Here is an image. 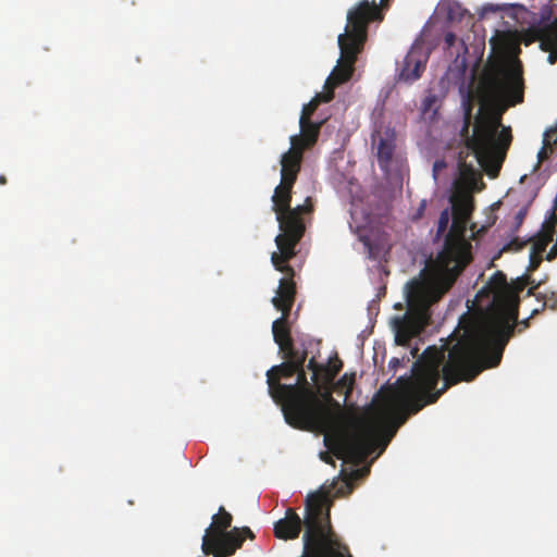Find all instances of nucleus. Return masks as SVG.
<instances>
[{
  "label": "nucleus",
  "instance_id": "35",
  "mask_svg": "<svg viewBox=\"0 0 557 557\" xmlns=\"http://www.w3.org/2000/svg\"><path fill=\"white\" fill-rule=\"evenodd\" d=\"M367 1L370 2L369 0H367ZM387 1L388 0H381L380 4H377L375 0H373L372 2H374L375 5L379 8L380 12L383 13L382 8L387 7ZM382 15L384 16V14H382Z\"/></svg>",
  "mask_w": 557,
  "mask_h": 557
},
{
  "label": "nucleus",
  "instance_id": "39",
  "mask_svg": "<svg viewBox=\"0 0 557 557\" xmlns=\"http://www.w3.org/2000/svg\"><path fill=\"white\" fill-rule=\"evenodd\" d=\"M243 530H244V532H245V533H248L250 537H252V536H253V535H252V533H251V531H250V529H248V528H244Z\"/></svg>",
  "mask_w": 557,
  "mask_h": 557
},
{
  "label": "nucleus",
  "instance_id": "5",
  "mask_svg": "<svg viewBox=\"0 0 557 557\" xmlns=\"http://www.w3.org/2000/svg\"><path fill=\"white\" fill-rule=\"evenodd\" d=\"M294 185H287L282 182L275 187L272 196V210L276 214L280 234L275 237L277 251L272 252V264L278 265L283 261L292 260L296 257V247L304 237L306 224L304 214H310L313 211V203L310 197H307L304 205L295 208L290 207L292 190Z\"/></svg>",
  "mask_w": 557,
  "mask_h": 557
},
{
  "label": "nucleus",
  "instance_id": "38",
  "mask_svg": "<svg viewBox=\"0 0 557 557\" xmlns=\"http://www.w3.org/2000/svg\"><path fill=\"white\" fill-rule=\"evenodd\" d=\"M0 184L1 185L7 184V177L4 175H0Z\"/></svg>",
  "mask_w": 557,
  "mask_h": 557
},
{
  "label": "nucleus",
  "instance_id": "25",
  "mask_svg": "<svg viewBox=\"0 0 557 557\" xmlns=\"http://www.w3.org/2000/svg\"><path fill=\"white\" fill-rule=\"evenodd\" d=\"M233 517L232 515L225 510L224 507H220L219 511L211 517V522H232Z\"/></svg>",
  "mask_w": 557,
  "mask_h": 557
},
{
  "label": "nucleus",
  "instance_id": "3",
  "mask_svg": "<svg viewBox=\"0 0 557 557\" xmlns=\"http://www.w3.org/2000/svg\"><path fill=\"white\" fill-rule=\"evenodd\" d=\"M481 87L492 107L480 114L469 135L471 106L468 104L460 136L479 164L490 173H497L512 141L510 126L502 123L504 112L523 101L524 82L519 60L498 61L483 75Z\"/></svg>",
  "mask_w": 557,
  "mask_h": 557
},
{
  "label": "nucleus",
  "instance_id": "32",
  "mask_svg": "<svg viewBox=\"0 0 557 557\" xmlns=\"http://www.w3.org/2000/svg\"><path fill=\"white\" fill-rule=\"evenodd\" d=\"M457 40V37L454 33L448 32L445 34L444 41L447 49H450Z\"/></svg>",
  "mask_w": 557,
  "mask_h": 557
},
{
  "label": "nucleus",
  "instance_id": "28",
  "mask_svg": "<svg viewBox=\"0 0 557 557\" xmlns=\"http://www.w3.org/2000/svg\"><path fill=\"white\" fill-rule=\"evenodd\" d=\"M542 260H543V257L533 255L530 252V262H529L528 271L533 272V271L537 270Z\"/></svg>",
  "mask_w": 557,
  "mask_h": 557
},
{
  "label": "nucleus",
  "instance_id": "1",
  "mask_svg": "<svg viewBox=\"0 0 557 557\" xmlns=\"http://www.w3.org/2000/svg\"><path fill=\"white\" fill-rule=\"evenodd\" d=\"M530 275L511 283L502 271L495 272L476 298H488L482 319L460 322L449 347H428L413 364L412 375L396 382L395 404L385 408L374 421L364 422L355 433L335 440V455L355 463L364 461L376 448L382 453L397 429L410 414L437 401L450 386L474 380L484 369L499 364L505 347L516 329L521 333L529 327V318L518 321L519 294L531 285L527 295H535L540 284Z\"/></svg>",
  "mask_w": 557,
  "mask_h": 557
},
{
  "label": "nucleus",
  "instance_id": "24",
  "mask_svg": "<svg viewBox=\"0 0 557 557\" xmlns=\"http://www.w3.org/2000/svg\"><path fill=\"white\" fill-rule=\"evenodd\" d=\"M508 47L510 45V34L506 32H497L496 36L491 39V45L495 47L497 45Z\"/></svg>",
  "mask_w": 557,
  "mask_h": 557
},
{
  "label": "nucleus",
  "instance_id": "6",
  "mask_svg": "<svg viewBox=\"0 0 557 557\" xmlns=\"http://www.w3.org/2000/svg\"><path fill=\"white\" fill-rule=\"evenodd\" d=\"M295 374L296 383L278 387L283 392L280 404L288 424L295 417L301 421H313L312 410H325L314 394L315 387L308 382L304 367Z\"/></svg>",
  "mask_w": 557,
  "mask_h": 557
},
{
  "label": "nucleus",
  "instance_id": "19",
  "mask_svg": "<svg viewBox=\"0 0 557 557\" xmlns=\"http://www.w3.org/2000/svg\"><path fill=\"white\" fill-rule=\"evenodd\" d=\"M280 350L284 352V358L286 359V362H295V363L299 362L300 369H301V367L305 366L308 352L306 349L302 351H298L294 347V342L290 343V346L288 348L284 347V348H281Z\"/></svg>",
  "mask_w": 557,
  "mask_h": 557
},
{
  "label": "nucleus",
  "instance_id": "7",
  "mask_svg": "<svg viewBox=\"0 0 557 557\" xmlns=\"http://www.w3.org/2000/svg\"><path fill=\"white\" fill-rule=\"evenodd\" d=\"M333 392L327 385L315 384L314 394L325 410H312L313 421H301L299 417H295L289 425L323 433L339 430L345 421V413L341 404L333 398Z\"/></svg>",
  "mask_w": 557,
  "mask_h": 557
},
{
  "label": "nucleus",
  "instance_id": "10",
  "mask_svg": "<svg viewBox=\"0 0 557 557\" xmlns=\"http://www.w3.org/2000/svg\"><path fill=\"white\" fill-rule=\"evenodd\" d=\"M289 261H283L277 267L273 264L275 270L285 274V277L280 280L276 296L272 298L273 306L284 315H289L296 295L295 270L288 264Z\"/></svg>",
  "mask_w": 557,
  "mask_h": 557
},
{
  "label": "nucleus",
  "instance_id": "23",
  "mask_svg": "<svg viewBox=\"0 0 557 557\" xmlns=\"http://www.w3.org/2000/svg\"><path fill=\"white\" fill-rule=\"evenodd\" d=\"M335 377L336 375L332 374V370H330V367H325L322 364L319 373V382H321L323 385H331L333 384Z\"/></svg>",
  "mask_w": 557,
  "mask_h": 557
},
{
  "label": "nucleus",
  "instance_id": "4",
  "mask_svg": "<svg viewBox=\"0 0 557 557\" xmlns=\"http://www.w3.org/2000/svg\"><path fill=\"white\" fill-rule=\"evenodd\" d=\"M383 21V15L374 2L361 0L347 12L345 33L338 36L341 58L325 81L324 91H332L350 79L358 54L363 50L371 22Z\"/></svg>",
  "mask_w": 557,
  "mask_h": 557
},
{
  "label": "nucleus",
  "instance_id": "21",
  "mask_svg": "<svg viewBox=\"0 0 557 557\" xmlns=\"http://www.w3.org/2000/svg\"><path fill=\"white\" fill-rule=\"evenodd\" d=\"M450 215L451 214L449 212V209H447V208L441 212L440 219L437 222V231H436V236H435L436 239L441 238L444 235V233L446 232L449 220H450Z\"/></svg>",
  "mask_w": 557,
  "mask_h": 557
},
{
  "label": "nucleus",
  "instance_id": "11",
  "mask_svg": "<svg viewBox=\"0 0 557 557\" xmlns=\"http://www.w3.org/2000/svg\"><path fill=\"white\" fill-rule=\"evenodd\" d=\"M429 55L422 46H413L404 58L399 70V81L412 83L419 79L425 70Z\"/></svg>",
  "mask_w": 557,
  "mask_h": 557
},
{
  "label": "nucleus",
  "instance_id": "22",
  "mask_svg": "<svg viewBox=\"0 0 557 557\" xmlns=\"http://www.w3.org/2000/svg\"><path fill=\"white\" fill-rule=\"evenodd\" d=\"M539 300H543L542 310L544 308H549L552 310H557V292H550L549 294H540L536 296Z\"/></svg>",
  "mask_w": 557,
  "mask_h": 557
},
{
  "label": "nucleus",
  "instance_id": "36",
  "mask_svg": "<svg viewBox=\"0 0 557 557\" xmlns=\"http://www.w3.org/2000/svg\"><path fill=\"white\" fill-rule=\"evenodd\" d=\"M525 212L523 210H520L516 215L517 224H521L524 219Z\"/></svg>",
  "mask_w": 557,
  "mask_h": 557
},
{
  "label": "nucleus",
  "instance_id": "9",
  "mask_svg": "<svg viewBox=\"0 0 557 557\" xmlns=\"http://www.w3.org/2000/svg\"><path fill=\"white\" fill-rule=\"evenodd\" d=\"M331 506L332 499L326 493H312L306 498V516L302 520L292 508H288L285 517L275 522H330Z\"/></svg>",
  "mask_w": 557,
  "mask_h": 557
},
{
  "label": "nucleus",
  "instance_id": "13",
  "mask_svg": "<svg viewBox=\"0 0 557 557\" xmlns=\"http://www.w3.org/2000/svg\"><path fill=\"white\" fill-rule=\"evenodd\" d=\"M304 150L292 146L281 158V181L294 185L301 168Z\"/></svg>",
  "mask_w": 557,
  "mask_h": 557
},
{
  "label": "nucleus",
  "instance_id": "34",
  "mask_svg": "<svg viewBox=\"0 0 557 557\" xmlns=\"http://www.w3.org/2000/svg\"><path fill=\"white\" fill-rule=\"evenodd\" d=\"M497 10H498L497 7H494L492 4H487V5L483 7L482 13L484 14L485 12H496Z\"/></svg>",
  "mask_w": 557,
  "mask_h": 557
},
{
  "label": "nucleus",
  "instance_id": "30",
  "mask_svg": "<svg viewBox=\"0 0 557 557\" xmlns=\"http://www.w3.org/2000/svg\"><path fill=\"white\" fill-rule=\"evenodd\" d=\"M326 367H330V370H332L333 375H337L343 368V362L341 359H338V357H335L334 360L330 361V363Z\"/></svg>",
  "mask_w": 557,
  "mask_h": 557
},
{
  "label": "nucleus",
  "instance_id": "33",
  "mask_svg": "<svg viewBox=\"0 0 557 557\" xmlns=\"http://www.w3.org/2000/svg\"><path fill=\"white\" fill-rule=\"evenodd\" d=\"M446 168V162L444 160H436L433 164V176L437 177L440 171Z\"/></svg>",
  "mask_w": 557,
  "mask_h": 557
},
{
  "label": "nucleus",
  "instance_id": "15",
  "mask_svg": "<svg viewBox=\"0 0 557 557\" xmlns=\"http://www.w3.org/2000/svg\"><path fill=\"white\" fill-rule=\"evenodd\" d=\"M555 235V226L553 223H546L542 230L532 238L530 252L543 257L547 246L553 242Z\"/></svg>",
  "mask_w": 557,
  "mask_h": 557
},
{
  "label": "nucleus",
  "instance_id": "12",
  "mask_svg": "<svg viewBox=\"0 0 557 557\" xmlns=\"http://www.w3.org/2000/svg\"><path fill=\"white\" fill-rule=\"evenodd\" d=\"M299 370V362L295 363L284 361L278 366L272 367L267 372L269 394L276 404H280L283 397V392H281L278 387L285 385L280 383V380L292 377Z\"/></svg>",
  "mask_w": 557,
  "mask_h": 557
},
{
  "label": "nucleus",
  "instance_id": "26",
  "mask_svg": "<svg viewBox=\"0 0 557 557\" xmlns=\"http://www.w3.org/2000/svg\"><path fill=\"white\" fill-rule=\"evenodd\" d=\"M322 364H319L314 357L309 359L307 368L312 371V381L318 384L319 383V373Z\"/></svg>",
  "mask_w": 557,
  "mask_h": 557
},
{
  "label": "nucleus",
  "instance_id": "31",
  "mask_svg": "<svg viewBox=\"0 0 557 557\" xmlns=\"http://www.w3.org/2000/svg\"><path fill=\"white\" fill-rule=\"evenodd\" d=\"M435 101H436V96L435 95L426 96L424 98L423 102H422L423 110L424 111L431 110L433 104L435 103Z\"/></svg>",
  "mask_w": 557,
  "mask_h": 557
},
{
  "label": "nucleus",
  "instance_id": "43",
  "mask_svg": "<svg viewBox=\"0 0 557 557\" xmlns=\"http://www.w3.org/2000/svg\"><path fill=\"white\" fill-rule=\"evenodd\" d=\"M516 243H517V239L512 240V242L510 243V246L516 245Z\"/></svg>",
  "mask_w": 557,
  "mask_h": 557
},
{
  "label": "nucleus",
  "instance_id": "41",
  "mask_svg": "<svg viewBox=\"0 0 557 557\" xmlns=\"http://www.w3.org/2000/svg\"><path fill=\"white\" fill-rule=\"evenodd\" d=\"M539 312H540V309H534V310L532 311V315H534V314H536V313H539Z\"/></svg>",
  "mask_w": 557,
  "mask_h": 557
},
{
  "label": "nucleus",
  "instance_id": "40",
  "mask_svg": "<svg viewBox=\"0 0 557 557\" xmlns=\"http://www.w3.org/2000/svg\"><path fill=\"white\" fill-rule=\"evenodd\" d=\"M553 14H554L553 9H549V12H548L547 18H549Z\"/></svg>",
  "mask_w": 557,
  "mask_h": 557
},
{
  "label": "nucleus",
  "instance_id": "37",
  "mask_svg": "<svg viewBox=\"0 0 557 557\" xmlns=\"http://www.w3.org/2000/svg\"><path fill=\"white\" fill-rule=\"evenodd\" d=\"M320 457L323 461H325L326 463H332L333 465V460H332V457L329 456L327 453H321L320 454Z\"/></svg>",
  "mask_w": 557,
  "mask_h": 557
},
{
  "label": "nucleus",
  "instance_id": "14",
  "mask_svg": "<svg viewBox=\"0 0 557 557\" xmlns=\"http://www.w3.org/2000/svg\"><path fill=\"white\" fill-rule=\"evenodd\" d=\"M300 135H294L290 137V145L301 148V150L309 149L312 147L319 137L322 122H312L306 120V117L299 119Z\"/></svg>",
  "mask_w": 557,
  "mask_h": 557
},
{
  "label": "nucleus",
  "instance_id": "16",
  "mask_svg": "<svg viewBox=\"0 0 557 557\" xmlns=\"http://www.w3.org/2000/svg\"><path fill=\"white\" fill-rule=\"evenodd\" d=\"M287 318L288 315H284V313H282V317L275 320L272 324L273 338L274 342L278 345L280 349L284 347L288 348L290 343H293Z\"/></svg>",
  "mask_w": 557,
  "mask_h": 557
},
{
  "label": "nucleus",
  "instance_id": "20",
  "mask_svg": "<svg viewBox=\"0 0 557 557\" xmlns=\"http://www.w3.org/2000/svg\"><path fill=\"white\" fill-rule=\"evenodd\" d=\"M356 374L345 373L333 386V391L336 393L344 392L345 398L347 399L354 388Z\"/></svg>",
  "mask_w": 557,
  "mask_h": 557
},
{
  "label": "nucleus",
  "instance_id": "2",
  "mask_svg": "<svg viewBox=\"0 0 557 557\" xmlns=\"http://www.w3.org/2000/svg\"><path fill=\"white\" fill-rule=\"evenodd\" d=\"M472 211L470 197L462 196L453 200V221L443 249L434 261L421 270L418 277L406 284L407 312L394 319L395 341L398 345H408L411 338L431 323L432 306L453 287L471 262L472 246L465 236Z\"/></svg>",
  "mask_w": 557,
  "mask_h": 557
},
{
  "label": "nucleus",
  "instance_id": "29",
  "mask_svg": "<svg viewBox=\"0 0 557 557\" xmlns=\"http://www.w3.org/2000/svg\"><path fill=\"white\" fill-rule=\"evenodd\" d=\"M361 242L363 243L364 247L367 248V251H368V258L369 259H375L376 258V253L374 251V247H373V244L372 242L370 240L369 237L367 236H363L360 238Z\"/></svg>",
  "mask_w": 557,
  "mask_h": 557
},
{
  "label": "nucleus",
  "instance_id": "27",
  "mask_svg": "<svg viewBox=\"0 0 557 557\" xmlns=\"http://www.w3.org/2000/svg\"><path fill=\"white\" fill-rule=\"evenodd\" d=\"M425 210H426V200L425 199H422L419 203V207L417 208L416 212L413 213V215L411 216V220L413 222H417L419 221L420 219L423 218L424 213H425Z\"/></svg>",
  "mask_w": 557,
  "mask_h": 557
},
{
  "label": "nucleus",
  "instance_id": "17",
  "mask_svg": "<svg viewBox=\"0 0 557 557\" xmlns=\"http://www.w3.org/2000/svg\"><path fill=\"white\" fill-rule=\"evenodd\" d=\"M394 149H395V144H394L393 136H387L385 138L384 137L379 138L376 156H377L379 164L382 169L386 168L389 164V162L393 158Z\"/></svg>",
  "mask_w": 557,
  "mask_h": 557
},
{
  "label": "nucleus",
  "instance_id": "42",
  "mask_svg": "<svg viewBox=\"0 0 557 557\" xmlns=\"http://www.w3.org/2000/svg\"><path fill=\"white\" fill-rule=\"evenodd\" d=\"M523 245H524V243H523V244L518 245V246L516 247V249H521Z\"/></svg>",
  "mask_w": 557,
  "mask_h": 557
},
{
  "label": "nucleus",
  "instance_id": "8",
  "mask_svg": "<svg viewBox=\"0 0 557 557\" xmlns=\"http://www.w3.org/2000/svg\"><path fill=\"white\" fill-rule=\"evenodd\" d=\"M233 524H209L202 539V552L213 557H227L243 544L238 529Z\"/></svg>",
  "mask_w": 557,
  "mask_h": 557
},
{
  "label": "nucleus",
  "instance_id": "18",
  "mask_svg": "<svg viewBox=\"0 0 557 557\" xmlns=\"http://www.w3.org/2000/svg\"><path fill=\"white\" fill-rule=\"evenodd\" d=\"M333 99L332 91H324L315 95L309 103L305 104L301 111L300 117H306V120H311L312 114L318 109L321 102H330Z\"/></svg>",
  "mask_w": 557,
  "mask_h": 557
}]
</instances>
